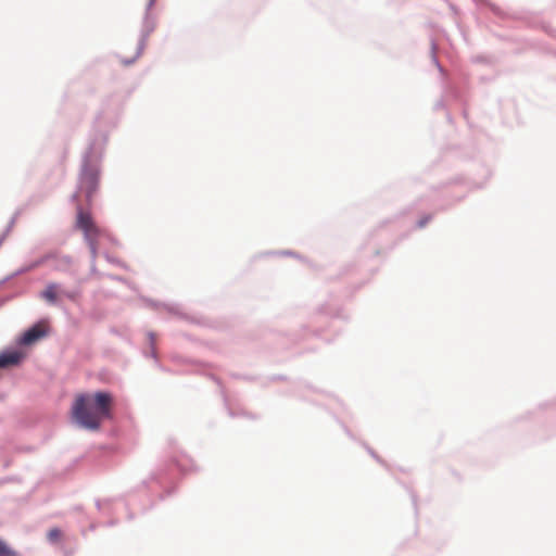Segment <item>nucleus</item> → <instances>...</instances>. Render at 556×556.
I'll use <instances>...</instances> for the list:
<instances>
[{
	"label": "nucleus",
	"mask_w": 556,
	"mask_h": 556,
	"mask_svg": "<svg viewBox=\"0 0 556 556\" xmlns=\"http://www.w3.org/2000/svg\"><path fill=\"white\" fill-rule=\"evenodd\" d=\"M112 397L106 392L81 393L76 395L72 417L80 427L96 431L110 417Z\"/></svg>",
	"instance_id": "obj_1"
},
{
	"label": "nucleus",
	"mask_w": 556,
	"mask_h": 556,
	"mask_svg": "<svg viewBox=\"0 0 556 556\" xmlns=\"http://www.w3.org/2000/svg\"><path fill=\"white\" fill-rule=\"evenodd\" d=\"M77 227L84 232L85 240L94 260L98 256V239L101 235V230L96 226L90 214L84 212L81 208H79L77 213Z\"/></svg>",
	"instance_id": "obj_2"
},
{
	"label": "nucleus",
	"mask_w": 556,
	"mask_h": 556,
	"mask_svg": "<svg viewBox=\"0 0 556 556\" xmlns=\"http://www.w3.org/2000/svg\"><path fill=\"white\" fill-rule=\"evenodd\" d=\"M98 185L99 168L94 165L86 164L80 174L78 192L85 193L86 198L90 200L93 192H96Z\"/></svg>",
	"instance_id": "obj_3"
},
{
	"label": "nucleus",
	"mask_w": 556,
	"mask_h": 556,
	"mask_svg": "<svg viewBox=\"0 0 556 556\" xmlns=\"http://www.w3.org/2000/svg\"><path fill=\"white\" fill-rule=\"evenodd\" d=\"M25 354L18 350L5 351L0 354V368H7L18 365Z\"/></svg>",
	"instance_id": "obj_4"
},
{
	"label": "nucleus",
	"mask_w": 556,
	"mask_h": 556,
	"mask_svg": "<svg viewBox=\"0 0 556 556\" xmlns=\"http://www.w3.org/2000/svg\"><path fill=\"white\" fill-rule=\"evenodd\" d=\"M46 334L45 330L41 328L40 325H35L30 329H28L22 337L21 343L25 345H29L37 341L38 339L42 338Z\"/></svg>",
	"instance_id": "obj_5"
},
{
	"label": "nucleus",
	"mask_w": 556,
	"mask_h": 556,
	"mask_svg": "<svg viewBox=\"0 0 556 556\" xmlns=\"http://www.w3.org/2000/svg\"><path fill=\"white\" fill-rule=\"evenodd\" d=\"M58 285L50 283L46 287V289L41 293V298L48 301L49 303H54L58 298Z\"/></svg>",
	"instance_id": "obj_6"
},
{
	"label": "nucleus",
	"mask_w": 556,
	"mask_h": 556,
	"mask_svg": "<svg viewBox=\"0 0 556 556\" xmlns=\"http://www.w3.org/2000/svg\"><path fill=\"white\" fill-rule=\"evenodd\" d=\"M73 260L68 255H62L56 258V263L54 265L55 270L67 271L72 267Z\"/></svg>",
	"instance_id": "obj_7"
},
{
	"label": "nucleus",
	"mask_w": 556,
	"mask_h": 556,
	"mask_svg": "<svg viewBox=\"0 0 556 556\" xmlns=\"http://www.w3.org/2000/svg\"><path fill=\"white\" fill-rule=\"evenodd\" d=\"M0 556H20L4 541L0 540Z\"/></svg>",
	"instance_id": "obj_8"
},
{
	"label": "nucleus",
	"mask_w": 556,
	"mask_h": 556,
	"mask_svg": "<svg viewBox=\"0 0 556 556\" xmlns=\"http://www.w3.org/2000/svg\"><path fill=\"white\" fill-rule=\"evenodd\" d=\"M61 536H62V532L58 528H53V529L49 530V532H48V539L51 542H58L61 539Z\"/></svg>",
	"instance_id": "obj_9"
},
{
	"label": "nucleus",
	"mask_w": 556,
	"mask_h": 556,
	"mask_svg": "<svg viewBox=\"0 0 556 556\" xmlns=\"http://www.w3.org/2000/svg\"><path fill=\"white\" fill-rule=\"evenodd\" d=\"M50 257H52V255H51V254H47V255H45L43 257H41V258H40V260L35 264V266H39V265L43 264V263H45V262H47Z\"/></svg>",
	"instance_id": "obj_10"
},
{
	"label": "nucleus",
	"mask_w": 556,
	"mask_h": 556,
	"mask_svg": "<svg viewBox=\"0 0 556 556\" xmlns=\"http://www.w3.org/2000/svg\"><path fill=\"white\" fill-rule=\"evenodd\" d=\"M154 0H151V4L153 3Z\"/></svg>",
	"instance_id": "obj_11"
}]
</instances>
